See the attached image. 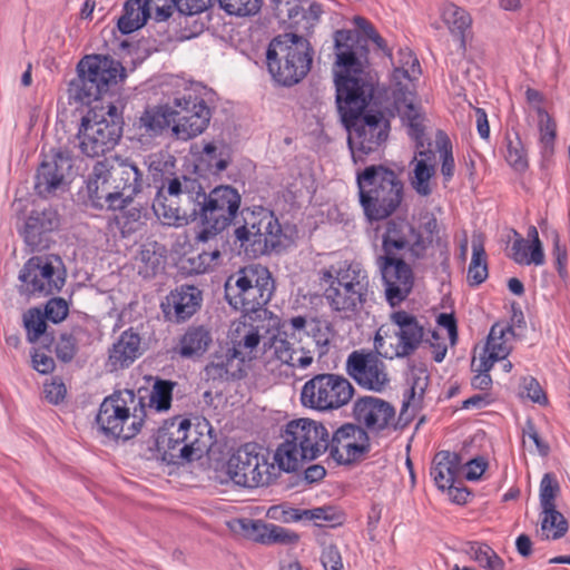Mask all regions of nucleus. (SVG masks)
<instances>
[{"label":"nucleus","instance_id":"obj_1","mask_svg":"<svg viewBox=\"0 0 570 570\" xmlns=\"http://www.w3.org/2000/svg\"><path fill=\"white\" fill-rule=\"evenodd\" d=\"M335 57L336 105L348 131L352 158L357 163L386 141L390 124L381 112L363 114L373 98L377 79L370 70L367 50L362 41L351 31H337Z\"/></svg>","mask_w":570,"mask_h":570},{"label":"nucleus","instance_id":"obj_2","mask_svg":"<svg viewBox=\"0 0 570 570\" xmlns=\"http://www.w3.org/2000/svg\"><path fill=\"white\" fill-rule=\"evenodd\" d=\"M420 75L421 68L415 55L410 49L400 50L397 66L391 76L390 91L395 112L417 147L422 148L411 161V186L419 195L429 196L434 185L435 157L431 149L424 148L423 142L424 115L415 91V81Z\"/></svg>","mask_w":570,"mask_h":570},{"label":"nucleus","instance_id":"obj_3","mask_svg":"<svg viewBox=\"0 0 570 570\" xmlns=\"http://www.w3.org/2000/svg\"><path fill=\"white\" fill-rule=\"evenodd\" d=\"M210 109L194 87L178 94L171 104L153 106L139 117V128L156 136L165 129L183 141L200 136L209 126Z\"/></svg>","mask_w":570,"mask_h":570},{"label":"nucleus","instance_id":"obj_4","mask_svg":"<svg viewBox=\"0 0 570 570\" xmlns=\"http://www.w3.org/2000/svg\"><path fill=\"white\" fill-rule=\"evenodd\" d=\"M139 168L118 157L97 161L86 178V195L96 208L121 210L142 191Z\"/></svg>","mask_w":570,"mask_h":570},{"label":"nucleus","instance_id":"obj_5","mask_svg":"<svg viewBox=\"0 0 570 570\" xmlns=\"http://www.w3.org/2000/svg\"><path fill=\"white\" fill-rule=\"evenodd\" d=\"M212 443V425L205 417L175 419L158 429L155 451L164 462L181 464L198 460Z\"/></svg>","mask_w":570,"mask_h":570},{"label":"nucleus","instance_id":"obj_6","mask_svg":"<svg viewBox=\"0 0 570 570\" xmlns=\"http://www.w3.org/2000/svg\"><path fill=\"white\" fill-rule=\"evenodd\" d=\"M213 479L220 484L233 483L243 488L269 485L277 479V472L269 455L261 446L244 444L225 461L218 462Z\"/></svg>","mask_w":570,"mask_h":570},{"label":"nucleus","instance_id":"obj_7","mask_svg":"<svg viewBox=\"0 0 570 570\" xmlns=\"http://www.w3.org/2000/svg\"><path fill=\"white\" fill-rule=\"evenodd\" d=\"M356 183L360 202L368 219H383L400 206L403 185L392 168L384 165L368 166L357 173Z\"/></svg>","mask_w":570,"mask_h":570},{"label":"nucleus","instance_id":"obj_8","mask_svg":"<svg viewBox=\"0 0 570 570\" xmlns=\"http://www.w3.org/2000/svg\"><path fill=\"white\" fill-rule=\"evenodd\" d=\"M146 407L134 391H117L104 399L95 420L97 432L109 439H131L145 422Z\"/></svg>","mask_w":570,"mask_h":570},{"label":"nucleus","instance_id":"obj_9","mask_svg":"<svg viewBox=\"0 0 570 570\" xmlns=\"http://www.w3.org/2000/svg\"><path fill=\"white\" fill-rule=\"evenodd\" d=\"M122 125V114L116 105L91 107L81 118L77 132L80 153L91 158L109 153L121 138Z\"/></svg>","mask_w":570,"mask_h":570},{"label":"nucleus","instance_id":"obj_10","mask_svg":"<svg viewBox=\"0 0 570 570\" xmlns=\"http://www.w3.org/2000/svg\"><path fill=\"white\" fill-rule=\"evenodd\" d=\"M318 284L324 298L334 311L351 312L364 301L368 275L360 264L342 263L323 268Z\"/></svg>","mask_w":570,"mask_h":570},{"label":"nucleus","instance_id":"obj_11","mask_svg":"<svg viewBox=\"0 0 570 570\" xmlns=\"http://www.w3.org/2000/svg\"><path fill=\"white\" fill-rule=\"evenodd\" d=\"M266 59L273 79L279 85L292 86L301 81L309 71L312 51L304 37L285 33L271 41Z\"/></svg>","mask_w":570,"mask_h":570},{"label":"nucleus","instance_id":"obj_12","mask_svg":"<svg viewBox=\"0 0 570 570\" xmlns=\"http://www.w3.org/2000/svg\"><path fill=\"white\" fill-rule=\"evenodd\" d=\"M274 288L269 271L262 265H252L239 269L227 278L225 297L232 308L249 314L267 305Z\"/></svg>","mask_w":570,"mask_h":570},{"label":"nucleus","instance_id":"obj_13","mask_svg":"<svg viewBox=\"0 0 570 570\" xmlns=\"http://www.w3.org/2000/svg\"><path fill=\"white\" fill-rule=\"evenodd\" d=\"M242 203V197L236 188L220 185L208 194L202 188V196L196 200L202 230L197 235L199 242H207L226 229L236 217Z\"/></svg>","mask_w":570,"mask_h":570},{"label":"nucleus","instance_id":"obj_14","mask_svg":"<svg viewBox=\"0 0 570 570\" xmlns=\"http://www.w3.org/2000/svg\"><path fill=\"white\" fill-rule=\"evenodd\" d=\"M240 248L253 257L265 255L283 245V230L275 215L265 209L256 208L247 212L244 224L234 232Z\"/></svg>","mask_w":570,"mask_h":570},{"label":"nucleus","instance_id":"obj_15","mask_svg":"<svg viewBox=\"0 0 570 570\" xmlns=\"http://www.w3.org/2000/svg\"><path fill=\"white\" fill-rule=\"evenodd\" d=\"M393 332L381 326L374 337V350L385 358L405 357L413 353L424 337L423 326L413 314L396 311L390 316Z\"/></svg>","mask_w":570,"mask_h":570},{"label":"nucleus","instance_id":"obj_16","mask_svg":"<svg viewBox=\"0 0 570 570\" xmlns=\"http://www.w3.org/2000/svg\"><path fill=\"white\" fill-rule=\"evenodd\" d=\"M354 395L351 382L338 374H318L305 382L301 391L303 406L317 411L337 410Z\"/></svg>","mask_w":570,"mask_h":570},{"label":"nucleus","instance_id":"obj_17","mask_svg":"<svg viewBox=\"0 0 570 570\" xmlns=\"http://www.w3.org/2000/svg\"><path fill=\"white\" fill-rule=\"evenodd\" d=\"M76 170L71 155L61 149L42 154L35 177V190L41 197H52L69 190Z\"/></svg>","mask_w":570,"mask_h":570},{"label":"nucleus","instance_id":"obj_18","mask_svg":"<svg viewBox=\"0 0 570 570\" xmlns=\"http://www.w3.org/2000/svg\"><path fill=\"white\" fill-rule=\"evenodd\" d=\"M269 326L276 332L263 344L267 357L292 368L305 370L314 362L313 352L302 342L291 338L288 322L271 316Z\"/></svg>","mask_w":570,"mask_h":570},{"label":"nucleus","instance_id":"obj_19","mask_svg":"<svg viewBox=\"0 0 570 570\" xmlns=\"http://www.w3.org/2000/svg\"><path fill=\"white\" fill-rule=\"evenodd\" d=\"M19 281L22 293L50 295L59 292L65 284L61 262L56 257H31L20 271Z\"/></svg>","mask_w":570,"mask_h":570},{"label":"nucleus","instance_id":"obj_20","mask_svg":"<svg viewBox=\"0 0 570 570\" xmlns=\"http://www.w3.org/2000/svg\"><path fill=\"white\" fill-rule=\"evenodd\" d=\"M377 355L376 351H354L346 358L345 371L360 387L382 393L390 386L391 379L385 363Z\"/></svg>","mask_w":570,"mask_h":570},{"label":"nucleus","instance_id":"obj_21","mask_svg":"<svg viewBox=\"0 0 570 570\" xmlns=\"http://www.w3.org/2000/svg\"><path fill=\"white\" fill-rule=\"evenodd\" d=\"M331 458L341 465L361 461L371 450L368 432L361 425L345 423L328 440Z\"/></svg>","mask_w":570,"mask_h":570},{"label":"nucleus","instance_id":"obj_22","mask_svg":"<svg viewBox=\"0 0 570 570\" xmlns=\"http://www.w3.org/2000/svg\"><path fill=\"white\" fill-rule=\"evenodd\" d=\"M269 327L247 321L245 317L232 322L227 333L230 358H236L242 364L256 360L261 355L262 340Z\"/></svg>","mask_w":570,"mask_h":570},{"label":"nucleus","instance_id":"obj_23","mask_svg":"<svg viewBox=\"0 0 570 570\" xmlns=\"http://www.w3.org/2000/svg\"><path fill=\"white\" fill-rule=\"evenodd\" d=\"M281 438L299 448L308 455L317 459L328 448V431L322 422L299 417L288 421Z\"/></svg>","mask_w":570,"mask_h":570},{"label":"nucleus","instance_id":"obj_24","mask_svg":"<svg viewBox=\"0 0 570 570\" xmlns=\"http://www.w3.org/2000/svg\"><path fill=\"white\" fill-rule=\"evenodd\" d=\"M377 265L382 275L385 296L391 306L403 302L412 292L414 275L412 268L402 259L381 256Z\"/></svg>","mask_w":570,"mask_h":570},{"label":"nucleus","instance_id":"obj_25","mask_svg":"<svg viewBox=\"0 0 570 570\" xmlns=\"http://www.w3.org/2000/svg\"><path fill=\"white\" fill-rule=\"evenodd\" d=\"M227 527L235 535L263 544L294 546L299 541L295 531L258 520L235 518L227 522Z\"/></svg>","mask_w":570,"mask_h":570},{"label":"nucleus","instance_id":"obj_26","mask_svg":"<svg viewBox=\"0 0 570 570\" xmlns=\"http://www.w3.org/2000/svg\"><path fill=\"white\" fill-rule=\"evenodd\" d=\"M12 209L20 223V230L30 244L58 226V215L51 208L35 206L28 199H14Z\"/></svg>","mask_w":570,"mask_h":570},{"label":"nucleus","instance_id":"obj_27","mask_svg":"<svg viewBox=\"0 0 570 570\" xmlns=\"http://www.w3.org/2000/svg\"><path fill=\"white\" fill-rule=\"evenodd\" d=\"M384 256H393L400 252H409L420 256L425 248V237L421 236L405 220H390L382 236Z\"/></svg>","mask_w":570,"mask_h":570},{"label":"nucleus","instance_id":"obj_28","mask_svg":"<svg viewBox=\"0 0 570 570\" xmlns=\"http://www.w3.org/2000/svg\"><path fill=\"white\" fill-rule=\"evenodd\" d=\"M355 421L371 432H381L390 428L395 419L394 407L375 396H363L353 404Z\"/></svg>","mask_w":570,"mask_h":570},{"label":"nucleus","instance_id":"obj_29","mask_svg":"<svg viewBox=\"0 0 570 570\" xmlns=\"http://www.w3.org/2000/svg\"><path fill=\"white\" fill-rule=\"evenodd\" d=\"M77 71L86 75L104 91L109 86L117 85L126 78V70L120 62L102 55L85 56L77 65Z\"/></svg>","mask_w":570,"mask_h":570},{"label":"nucleus","instance_id":"obj_30","mask_svg":"<svg viewBox=\"0 0 570 570\" xmlns=\"http://www.w3.org/2000/svg\"><path fill=\"white\" fill-rule=\"evenodd\" d=\"M194 171L198 176L218 175L232 161V148L223 139L204 141L202 149H193Z\"/></svg>","mask_w":570,"mask_h":570},{"label":"nucleus","instance_id":"obj_31","mask_svg":"<svg viewBox=\"0 0 570 570\" xmlns=\"http://www.w3.org/2000/svg\"><path fill=\"white\" fill-rule=\"evenodd\" d=\"M291 328V338L302 342L304 336L311 337L314 342L318 357L327 354L330 345L334 338L332 325L321 318H309L295 316L288 321Z\"/></svg>","mask_w":570,"mask_h":570},{"label":"nucleus","instance_id":"obj_32","mask_svg":"<svg viewBox=\"0 0 570 570\" xmlns=\"http://www.w3.org/2000/svg\"><path fill=\"white\" fill-rule=\"evenodd\" d=\"M528 121L534 125L539 132V141L546 150H550L557 137V125L544 106V97L535 89L525 91Z\"/></svg>","mask_w":570,"mask_h":570},{"label":"nucleus","instance_id":"obj_33","mask_svg":"<svg viewBox=\"0 0 570 570\" xmlns=\"http://www.w3.org/2000/svg\"><path fill=\"white\" fill-rule=\"evenodd\" d=\"M513 331L505 324H494L485 344L475 354V364L481 370H491L495 362L503 361L511 352Z\"/></svg>","mask_w":570,"mask_h":570},{"label":"nucleus","instance_id":"obj_34","mask_svg":"<svg viewBox=\"0 0 570 570\" xmlns=\"http://www.w3.org/2000/svg\"><path fill=\"white\" fill-rule=\"evenodd\" d=\"M202 302V292L195 286L185 285L171 291L165 297L161 309L167 320L184 322L199 309Z\"/></svg>","mask_w":570,"mask_h":570},{"label":"nucleus","instance_id":"obj_35","mask_svg":"<svg viewBox=\"0 0 570 570\" xmlns=\"http://www.w3.org/2000/svg\"><path fill=\"white\" fill-rule=\"evenodd\" d=\"M142 354L141 338L132 330L124 331L109 350L107 365L111 371L129 367Z\"/></svg>","mask_w":570,"mask_h":570},{"label":"nucleus","instance_id":"obj_36","mask_svg":"<svg viewBox=\"0 0 570 570\" xmlns=\"http://www.w3.org/2000/svg\"><path fill=\"white\" fill-rule=\"evenodd\" d=\"M512 258L521 265L544 264V253L542 243L539 238L538 229L530 226L527 233V239L518 237L512 244Z\"/></svg>","mask_w":570,"mask_h":570},{"label":"nucleus","instance_id":"obj_37","mask_svg":"<svg viewBox=\"0 0 570 570\" xmlns=\"http://www.w3.org/2000/svg\"><path fill=\"white\" fill-rule=\"evenodd\" d=\"M315 459L308 455L306 452L295 446L286 439L281 438V442L277 444L273 454V464L276 471L284 473H296L302 468Z\"/></svg>","mask_w":570,"mask_h":570},{"label":"nucleus","instance_id":"obj_38","mask_svg":"<svg viewBox=\"0 0 570 570\" xmlns=\"http://www.w3.org/2000/svg\"><path fill=\"white\" fill-rule=\"evenodd\" d=\"M460 464V458L454 452L442 451L434 456L431 476L439 490L445 491L454 484Z\"/></svg>","mask_w":570,"mask_h":570},{"label":"nucleus","instance_id":"obj_39","mask_svg":"<svg viewBox=\"0 0 570 570\" xmlns=\"http://www.w3.org/2000/svg\"><path fill=\"white\" fill-rule=\"evenodd\" d=\"M153 209L158 219L173 227H183L196 218V209L191 214L181 212L173 200H169L165 194V188L160 187L156 194Z\"/></svg>","mask_w":570,"mask_h":570},{"label":"nucleus","instance_id":"obj_40","mask_svg":"<svg viewBox=\"0 0 570 570\" xmlns=\"http://www.w3.org/2000/svg\"><path fill=\"white\" fill-rule=\"evenodd\" d=\"M436 322L440 330L431 333L429 342L433 348L432 353L434 361L440 363L446 355L448 344H455L458 332L455 320L452 314H440Z\"/></svg>","mask_w":570,"mask_h":570},{"label":"nucleus","instance_id":"obj_41","mask_svg":"<svg viewBox=\"0 0 570 570\" xmlns=\"http://www.w3.org/2000/svg\"><path fill=\"white\" fill-rule=\"evenodd\" d=\"M210 332L204 326L189 327L179 340L178 352L186 358L200 357L212 344Z\"/></svg>","mask_w":570,"mask_h":570},{"label":"nucleus","instance_id":"obj_42","mask_svg":"<svg viewBox=\"0 0 570 570\" xmlns=\"http://www.w3.org/2000/svg\"><path fill=\"white\" fill-rule=\"evenodd\" d=\"M150 17V8L147 0H128L124 6V13L118 19V29L124 35H129L142 28Z\"/></svg>","mask_w":570,"mask_h":570},{"label":"nucleus","instance_id":"obj_43","mask_svg":"<svg viewBox=\"0 0 570 570\" xmlns=\"http://www.w3.org/2000/svg\"><path fill=\"white\" fill-rule=\"evenodd\" d=\"M299 521L313 522L316 527H337L344 521V514L333 505L301 509Z\"/></svg>","mask_w":570,"mask_h":570},{"label":"nucleus","instance_id":"obj_44","mask_svg":"<svg viewBox=\"0 0 570 570\" xmlns=\"http://www.w3.org/2000/svg\"><path fill=\"white\" fill-rule=\"evenodd\" d=\"M540 530L543 539L557 540L567 533L568 522L556 508L542 510Z\"/></svg>","mask_w":570,"mask_h":570},{"label":"nucleus","instance_id":"obj_45","mask_svg":"<svg viewBox=\"0 0 570 570\" xmlns=\"http://www.w3.org/2000/svg\"><path fill=\"white\" fill-rule=\"evenodd\" d=\"M100 92V89H96V85L91 82V79L80 71H77V77L69 81L67 88L68 98L81 104L90 102Z\"/></svg>","mask_w":570,"mask_h":570},{"label":"nucleus","instance_id":"obj_46","mask_svg":"<svg viewBox=\"0 0 570 570\" xmlns=\"http://www.w3.org/2000/svg\"><path fill=\"white\" fill-rule=\"evenodd\" d=\"M440 17L452 33H463L471 24L470 14L454 3H445L441 7Z\"/></svg>","mask_w":570,"mask_h":570},{"label":"nucleus","instance_id":"obj_47","mask_svg":"<svg viewBox=\"0 0 570 570\" xmlns=\"http://www.w3.org/2000/svg\"><path fill=\"white\" fill-rule=\"evenodd\" d=\"M165 188L166 196L179 197L186 195L188 199L195 202L202 196V186L194 179L186 176L170 177L167 179V186Z\"/></svg>","mask_w":570,"mask_h":570},{"label":"nucleus","instance_id":"obj_48","mask_svg":"<svg viewBox=\"0 0 570 570\" xmlns=\"http://www.w3.org/2000/svg\"><path fill=\"white\" fill-rule=\"evenodd\" d=\"M227 16L249 18L259 13L264 0H216Z\"/></svg>","mask_w":570,"mask_h":570},{"label":"nucleus","instance_id":"obj_49","mask_svg":"<svg viewBox=\"0 0 570 570\" xmlns=\"http://www.w3.org/2000/svg\"><path fill=\"white\" fill-rule=\"evenodd\" d=\"M488 277L485 252L480 240H473L472 258L468 269V282L470 285H480Z\"/></svg>","mask_w":570,"mask_h":570},{"label":"nucleus","instance_id":"obj_50","mask_svg":"<svg viewBox=\"0 0 570 570\" xmlns=\"http://www.w3.org/2000/svg\"><path fill=\"white\" fill-rule=\"evenodd\" d=\"M470 557L487 570H503L504 568L503 560L487 544L476 543L471 546Z\"/></svg>","mask_w":570,"mask_h":570},{"label":"nucleus","instance_id":"obj_51","mask_svg":"<svg viewBox=\"0 0 570 570\" xmlns=\"http://www.w3.org/2000/svg\"><path fill=\"white\" fill-rule=\"evenodd\" d=\"M305 3L306 0H273V9L278 19L297 24Z\"/></svg>","mask_w":570,"mask_h":570},{"label":"nucleus","instance_id":"obj_52","mask_svg":"<svg viewBox=\"0 0 570 570\" xmlns=\"http://www.w3.org/2000/svg\"><path fill=\"white\" fill-rule=\"evenodd\" d=\"M23 325L30 343L38 341L47 328L45 315L39 308H31L23 314Z\"/></svg>","mask_w":570,"mask_h":570},{"label":"nucleus","instance_id":"obj_53","mask_svg":"<svg viewBox=\"0 0 570 570\" xmlns=\"http://www.w3.org/2000/svg\"><path fill=\"white\" fill-rule=\"evenodd\" d=\"M173 385L166 381L155 383L149 396V407L157 412L169 410L171 404Z\"/></svg>","mask_w":570,"mask_h":570},{"label":"nucleus","instance_id":"obj_54","mask_svg":"<svg viewBox=\"0 0 570 570\" xmlns=\"http://www.w3.org/2000/svg\"><path fill=\"white\" fill-rule=\"evenodd\" d=\"M176 159L173 155L160 151L150 156L149 158V173L154 178L167 177L174 175Z\"/></svg>","mask_w":570,"mask_h":570},{"label":"nucleus","instance_id":"obj_55","mask_svg":"<svg viewBox=\"0 0 570 570\" xmlns=\"http://www.w3.org/2000/svg\"><path fill=\"white\" fill-rule=\"evenodd\" d=\"M559 492H560V485H559L558 481L556 480V478L550 473H546L542 476L541 482H540L539 498H540L541 509L542 510L554 509L556 508L554 500L558 497Z\"/></svg>","mask_w":570,"mask_h":570},{"label":"nucleus","instance_id":"obj_56","mask_svg":"<svg viewBox=\"0 0 570 570\" xmlns=\"http://www.w3.org/2000/svg\"><path fill=\"white\" fill-rule=\"evenodd\" d=\"M42 394L48 403L59 405L65 402L68 391L62 379L52 376L43 383Z\"/></svg>","mask_w":570,"mask_h":570},{"label":"nucleus","instance_id":"obj_57","mask_svg":"<svg viewBox=\"0 0 570 570\" xmlns=\"http://www.w3.org/2000/svg\"><path fill=\"white\" fill-rule=\"evenodd\" d=\"M519 396L540 405H546L548 402L547 395L544 394L542 387L533 377H524L521 381Z\"/></svg>","mask_w":570,"mask_h":570},{"label":"nucleus","instance_id":"obj_58","mask_svg":"<svg viewBox=\"0 0 570 570\" xmlns=\"http://www.w3.org/2000/svg\"><path fill=\"white\" fill-rule=\"evenodd\" d=\"M505 159L515 170H523L528 166L527 154L519 138L508 140Z\"/></svg>","mask_w":570,"mask_h":570},{"label":"nucleus","instance_id":"obj_59","mask_svg":"<svg viewBox=\"0 0 570 570\" xmlns=\"http://www.w3.org/2000/svg\"><path fill=\"white\" fill-rule=\"evenodd\" d=\"M523 445L529 448L542 456L548 455L549 445L539 435V432L531 421H527L523 429Z\"/></svg>","mask_w":570,"mask_h":570},{"label":"nucleus","instance_id":"obj_60","mask_svg":"<svg viewBox=\"0 0 570 570\" xmlns=\"http://www.w3.org/2000/svg\"><path fill=\"white\" fill-rule=\"evenodd\" d=\"M301 509L287 504L272 505L266 511V517L273 521L282 523L299 522Z\"/></svg>","mask_w":570,"mask_h":570},{"label":"nucleus","instance_id":"obj_61","mask_svg":"<svg viewBox=\"0 0 570 570\" xmlns=\"http://www.w3.org/2000/svg\"><path fill=\"white\" fill-rule=\"evenodd\" d=\"M438 145L442 159L441 173L445 180H450L454 175L455 167L451 144L445 136L440 135Z\"/></svg>","mask_w":570,"mask_h":570},{"label":"nucleus","instance_id":"obj_62","mask_svg":"<svg viewBox=\"0 0 570 570\" xmlns=\"http://www.w3.org/2000/svg\"><path fill=\"white\" fill-rule=\"evenodd\" d=\"M140 261L145 264L147 274L155 273L164 262L160 247L156 243L145 245L140 252Z\"/></svg>","mask_w":570,"mask_h":570},{"label":"nucleus","instance_id":"obj_63","mask_svg":"<svg viewBox=\"0 0 570 570\" xmlns=\"http://www.w3.org/2000/svg\"><path fill=\"white\" fill-rule=\"evenodd\" d=\"M220 257L219 250L202 253L197 257L189 258V271L195 274H203L213 269Z\"/></svg>","mask_w":570,"mask_h":570},{"label":"nucleus","instance_id":"obj_64","mask_svg":"<svg viewBox=\"0 0 570 570\" xmlns=\"http://www.w3.org/2000/svg\"><path fill=\"white\" fill-rule=\"evenodd\" d=\"M235 360L236 358H230V350L228 351L226 360L223 356H216L209 364L206 365V376L213 380L225 377L229 372L230 364Z\"/></svg>","mask_w":570,"mask_h":570}]
</instances>
